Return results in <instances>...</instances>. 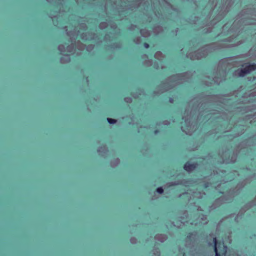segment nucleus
Segmentation results:
<instances>
[{
    "label": "nucleus",
    "instance_id": "423d86ee",
    "mask_svg": "<svg viewBox=\"0 0 256 256\" xmlns=\"http://www.w3.org/2000/svg\"><path fill=\"white\" fill-rule=\"evenodd\" d=\"M144 48H150V45L148 43L146 42H144L142 44Z\"/></svg>",
    "mask_w": 256,
    "mask_h": 256
},
{
    "label": "nucleus",
    "instance_id": "f03ea898",
    "mask_svg": "<svg viewBox=\"0 0 256 256\" xmlns=\"http://www.w3.org/2000/svg\"><path fill=\"white\" fill-rule=\"evenodd\" d=\"M256 70V64H249L243 68L238 70V74L240 77H244L250 72Z\"/></svg>",
    "mask_w": 256,
    "mask_h": 256
},
{
    "label": "nucleus",
    "instance_id": "f257e3e1",
    "mask_svg": "<svg viewBox=\"0 0 256 256\" xmlns=\"http://www.w3.org/2000/svg\"><path fill=\"white\" fill-rule=\"evenodd\" d=\"M213 244L216 256H225L227 252V246L223 242H218L216 237L213 238Z\"/></svg>",
    "mask_w": 256,
    "mask_h": 256
},
{
    "label": "nucleus",
    "instance_id": "0eeeda50",
    "mask_svg": "<svg viewBox=\"0 0 256 256\" xmlns=\"http://www.w3.org/2000/svg\"><path fill=\"white\" fill-rule=\"evenodd\" d=\"M192 236H193L192 232H189L186 236V238L188 239H191Z\"/></svg>",
    "mask_w": 256,
    "mask_h": 256
},
{
    "label": "nucleus",
    "instance_id": "39448f33",
    "mask_svg": "<svg viewBox=\"0 0 256 256\" xmlns=\"http://www.w3.org/2000/svg\"><path fill=\"white\" fill-rule=\"evenodd\" d=\"M156 191L157 192H158V194H162L164 192V190L162 188V187H159L158 188H156Z\"/></svg>",
    "mask_w": 256,
    "mask_h": 256
},
{
    "label": "nucleus",
    "instance_id": "6e6552de",
    "mask_svg": "<svg viewBox=\"0 0 256 256\" xmlns=\"http://www.w3.org/2000/svg\"><path fill=\"white\" fill-rule=\"evenodd\" d=\"M158 132V130H155V133H156V132Z\"/></svg>",
    "mask_w": 256,
    "mask_h": 256
},
{
    "label": "nucleus",
    "instance_id": "7ed1b4c3",
    "mask_svg": "<svg viewBox=\"0 0 256 256\" xmlns=\"http://www.w3.org/2000/svg\"><path fill=\"white\" fill-rule=\"evenodd\" d=\"M197 165L196 162L191 163L190 162H186L184 165V169L188 172H190L196 169Z\"/></svg>",
    "mask_w": 256,
    "mask_h": 256
},
{
    "label": "nucleus",
    "instance_id": "20e7f679",
    "mask_svg": "<svg viewBox=\"0 0 256 256\" xmlns=\"http://www.w3.org/2000/svg\"><path fill=\"white\" fill-rule=\"evenodd\" d=\"M107 120L108 122L110 124H114L116 122V120L115 119L111 118H108Z\"/></svg>",
    "mask_w": 256,
    "mask_h": 256
}]
</instances>
